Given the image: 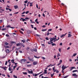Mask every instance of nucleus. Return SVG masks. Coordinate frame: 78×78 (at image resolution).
<instances>
[{"instance_id":"nucleus-3","label":"nucleus","mask_w":78,"mask_h":78,"mask_svg":"<svg viewBox=\"0 0 78 78\" xmlns=\"http://www.w3.org/2000/svg\"><path fill=\"white\" fill-rule=\"evenodd\" d=\"M27 58L29 60V61H31L32 62H34V59L33 58H30V57H28Z\"/></svg>"},{"instance_id":"nucleus-30","label":"nucleus","mask_w":78,"mask_h":78,"mask_svg":"<svg viewBox=\"0 0 78 78\" xmlns=\"http://www.w3.org/2000/svg\"><path fill=\"white\" fill-rule=\"evenodd\" d=\"M6 28H11V26L9 25L8 26H7V27H6Z\"/></svg>"},{"instance_id":"nucleus-6","label":"nucleus","mask_w":78,"mask_h":78,"mask_svg":"<svg viewBox=\"0 0 78 78\" xmlns=\"http://www.w3.org/2000/svg\"><path fill=\"white\" fill-rule=\"evenodd\" d=\"M61 5H62V6H63L64 7V8H67V6H66V5H64V3H62L61 4Z\"/></svg>"},{"instance_id":"nucleus-20","label":"nucleus","mask_w":78,"mask_h":78,"mask_svg":"<svg viewBox=\"0 0 78 78\" xmlns=\"http://www.w3.org/2000/svg\"><path fill=\"white\" fill-rule=\"evenodd\" d=\"M23 74L24 75H27V72H23Z\"/></svg>"},{"instance_id":"nucleus-22","label":"nucleus","mask_w":78,"mask_h":78,"mask_svg":"<svg viewBox=\"0 0 78 78\" xmlns=\"http://www.w3.org/2000/svg\"><path fill=\"white\" fill-rule=\"evenodd\" d=\"M33 50L34 51H35V52H37V49L36 48H34V49Z\"/></svg>"},{"instance_id":"nucleus-56","label":"nucleus","mask_w":78,"mask_h":78,"mask_svg":"<svg viewBox=\"0 0 78 78\" xmlns=\"http://www.w3.org/2000/svg\"><path fill=\"white\" fill-rule=\"evenodd\" d=\"M43 16L44 17H45V14H44V13H43Z\"/></svg>"},{"instance_id":"nucleus-54","label":"nucleus","mask_w":78,"mask_h":78,"mask_svg":"<svg viewBox=\"0 0 78 78\" xmlns=\"http://www.w3.org/2000/svg\"><path fill=\"white\" fill-rule=\"evenodd\" d=\"M30 50L31 51H32V52L34 50L33 49H30Z\"/></svg>"},{"instance_id":"nucleus-43","label":"nucleus","mask_w":78,"mask_h":78,"mask_svg":"<svg viewBox=\"0 0 78 78\" xmlns=\"http://www.w3.org/2000/svg\"><path fill=\"white\" fill-rule=\"evenodd\" d=\"M31 65H28L27 66L28 67H31Z\"/></svg>"},{"instance_id":"nucleus-64","label":"nucleus","mask_w":78,"mask_h":78,"mask_svg":"<svg viewBox=\"0 0 78 78\" xmlns=\"http://www.w3.org/2000/svg\"><path fill=\"white\" fill-rule=\"evenodd\" d=\"M18 13H19V12H15V13H14V14H18Z\"/></svg>"},{"instance_id":"nucleus-34","label":"nucleus","mask_w":78,"mask_h":78,"mask_svg":"<svg viewBox=\"0 0 78 78\" xmlns=\"http://www.w3.org/2000/svg\"><path fill=\"white\" fill-rule=\"evenodd\" d=\"M77 55L76 53H75L73 55V56H75Z\"/></svg>"},{"instance_id":"nucleus-49","label":"nucleus","mask_w":78,"mask_h":78,"mask_svg":"<svg viewBox=\"0 0 78 78\" xmlns=\"http://www.w3.org/2000/svg\"><path fill=\"white\" fill-rule=\"evenodd\" d=\"M45 39H46V40H47V41H48V40H49V39H48V37H46L45 38Z\"/></svg>"},{"instance_id":"nucleus-29","label":"nucleus","mask_w":78,"mask_h":78,"mask_svg":"<svg viewBox=\"0 0 78 78\" xmlns=\"http://www.w3.org/2000/svg\"><path fill=\"white\" fill-rule=\"evenodd\" d=\"M52 46H54V45L56 46V44L55 43H52Z\"/></svg>"},{"instance_id":"nucleus-40","label":"nucleus","mask_w":78,"mask_h":78,"mask_svg":"<svg viewBox=\"0 0 78 78\" xmlns=\"http://www.w3.org/2000/svg\"><path fill=\"white\" fill-rule=\"evenodd\" d=\"M54 74H55L54 73H53V74H51V77H53V75H54Z\"/></svg>"},{"instance_id":"nucleus-51","label":"nucleus","mask_w":78,"mask_h":78,"mask_svg":"<svg viewBox=\"0 0 78 78\" xmlns=\"http://www.w3.org/2000/svg\"><path fill=\"white\" fill-rule=\"evenodd\" d=\"M19 52L20 53H22V51H19Z\"/></svg>"},{"instance_id":"nucleus-38","label":"nucleus","mask_w":78,"mask_h":78,"mask_svg":"<svg viewBox=\"0 0 78 78\" xmlns=\"http://www.w3.org/2000/svg\"><path fill=\"white\" fill-rule=\"evenodd\" d=\"M13 77L15 78H17V77L15 75H13Z\"/></svg>"},{"instance_id":"nucleus-21","label":"nucleus","mask_w":78,"mask_h":78,"mask_svg":"<svg viewBox=\"0 0 78 78\" xmlns=\"http://www.w3.org/2000/svg\"><path fill=\"white\" fill-rule=\"evenodd\" d=\"M59 39V37H58V39H56L55 40H54L53 42H55V41H58Z\"/></svg>"},{"instance_id":"nucleus-58","label":"nucleus","mask_w":78,"mask_h":78,"mask_svg":"<svg viewBox=\"0 0 78 78\" xmlns=\"http://www.w3.org/2000/svg\"><path fill=\"white\" fill-rule=\"evenodd\" d=\"M37 76V74H36L34 75V77H36V76Z\"/></svg>"},{"instance_id":"nucleus-10","label":"nucleus","mask_w":78,"mask_h":78,"mask_svg":"<svg viewBox=\"0 0 78 78\" xmlns=\"http://www.w3.org/2000/svg\"><path fill=\"white\" fill-rule=\"evenodd\" d=\"M5 52H6V53H9V50L8 49H7L5 51Z\"/></svg>"},{"instance_id":"nucleus-32","label":"nucleus","mask_w":78,"mask_h":78,"mask_svg":"<svg viewBox=\"0 0 78 78\" xmlns=\"http://www.w3.org/2000/svg\"><path fill=\"white\" fill-rule=\"evenodd\" d=\"M44 72L45 73V74H47V70H44Z\"/></svg>"},{"instance_id":"nucleus-17","label":"nucleus","mask_w":78,"mask_h":78,"mask_svg":"<svg viewBox=\"0 0 78 78\" xmlns=\"http://www.w3.org/2000/svg\"><path fill=\"white\" fill-rule=\"evenodd\" d=\"M73 69H76L75 67H71V69H70V71H71Z\"/></svg>"},{"instance_id":"nucleus-13","label":"nucleus","mask_w":78,"mask_h":78,"mask_svg":"<svg viewBox=\"0 0 78 78\" xmlns=\"http://www.w3.org/2000/svg\"><path fill=\"white\" fill-rule=\"evenodd\" d=\"M57 57L58 58L59 56H61V55H60V53H58L57 54Z\"/></svg>"},{"instance_id":"nucleus-2","label":"nucleus","mask_w":78,"mask_h":78,"mask_svg":"<svg viewBox=\"0 0 78 78\" xmlns=\"http://www.w3.org/2000/svg\"><path fill=\"white\" fill-rule=\"evenodd\" d=\"M67 67H69V66H67L66 67V66H64V65H62V69L63 70H64L65 69H67Z\"/></svg>"},{"instance_id":"nucleus-4","label":"nucleus","mask_w":78,"mask_h":78,"mask_svg":"<svg viewBox=\"0 0 78 78\" xmlns=\"http://www.w3.org/2000/svg\"><path fill=\"white\" fill-rule=\"evenodd\" d=\"M72 76H73L75 77V78L78 77V75H76V74L75 73L72 74Z\"/></svg>"},{"instance_id":"nucleus-18","label":"nucleus","mask_w":78,"mask_h":78,"mask_svg":"<svg viewBox=\"0 0 78 78\" xmlns=\"http://www.w3.org/2000/svg\"><path fill=\"white\" fill-rule=\"evenodd\" d=\"M47 29H43L42 30V31H47Z\"/></svg>"},{"instance_id":"nucleus-41","label":"nucleus","mask_w":78,"mask_h":78,"mask_svg":"<svg viewBox=\"0 0 78 78\" xmlns=\"http://www.w3.org/2000/svg\"><path fill=\"white\" fill-rule=\"evenodd\" d=\"M16 67H17V65H16L13 66V70H14V69H15V68H16Z\"/></svg>"},{"instance_id":"nucleus-31","label":"nucleus","mask_w":78,"mask_h":78,"mask_svg":"<svg viewBox=\"0 0 78 78\" xmlns=\"http://www.w3.org/2000/svg\"><path fill=\"white\" fill-rule=\"evenodd\" d=\"M43 72V71L39 73H38L37 74V75H39L40 74H41V73H42Z\"/></svg>"},{"instance_id":"nucleus-47","label":"nucleus","mask_w":78,"mask_h":78,"mask_svg":"<svg viewBox=\"0 0 78 78\" xmlns=\"http://www.w3.org/2000/svg\"><path fill=\"white\" fill-rule=\"evenodd\" d=\"M52 30V29H50L49 30H48V31H51Z\"/></svg>"},{"instance_id":"nucleus-50","label":"nucleus","mask_w":78,"mask_h":78,"mask_svg":"<svg viewBox=\"0 0 78 78\" xmlns=\"http://www.w3.org/2000/svg\"><path fill=\"white\" fill-rule=\"evenodd\" d=\"M30 26H31V28H34V27H33V25H31Z\"/></svg>"},{"instance_id":"nucleus-19","label":"nucleus","mask_w":78,"mask_h":78,"mask_svg":"<svg viewBox=\"0 0 78 78\" xmlns=\"http://www.w3.org/2000/svg\"><path fill=\"white\" fill-rule=\"evenodd\" d=\"M33 3V2H30V6H33V5H32Z\"/></svg>"},{"instance_id":"nucleus-26","label":"nucleus","mask_w":78,"mask_h":78,"mask_svg":"<svg viewBox=\"0 0 78 78\" xmlns=\"http://www.w3.org/2000/svg\"><path fill=\"white\" fill-rule=\"evenodd\" d=\"M6 30V28H3L2 29V31H5Z\"/></svg>"},{"instance_id":"nucleus-15","label":"nucleus","mask_w":78,"mask_h":78,"mask_svg":"<svg viewBox=\"0 0 78 78\" xmlns=\"http://www.w3.org/2000/svg\"><path fill=\"white\" fill-rule=\"evenodd\" d=\"M78 72V70H73L72 72L73 73H74V72Z\"/></svg>"},{"instance_id":"nucleus-24","label":"nucleus","mask_w":78,"mask_h":78,"mask_svg":"<svg viewBox=\"0 0 78 78\" xmlns=\"http://www.w3.org/2000/svg\"><path fill=\"white\" fill-rule=\"evenodd\" d=\"M34 58H37V59H39V58H40V57H37L35 55H34Z\"/></svg>"},{"instance_id":"nucleus-1","label":"nucleus","mask_w":78,"mask_h":78,"mask_svg":"<svg viewBox=\"0 0 78 78\" xmlns=\"http://www.w3.org/2000/svg\"><path fill=\"white\" fill-rule=\"evenodd\" d=\"M49 39H50V41L48 42V44H53V42H52V41H53V39L52 38H50Z\"/></svg>"},{"instance_id":"nucleus-23","label":"nucleus","mask_w":78,"mask_h":78,"mask_svg":"<svg viewBox=\"0 0 78 78\" xmlns=\"http://www.w3.org/2000/svg\"><path fill=\"white\" fill-rule=\"evenodd\" d=\"M9 71H11V70H12V69H11V67H9Z\"/></svg>"},{"instance_id":"nucleus-45","label":"nucleus","mask_w":78,"mask_h":78,"mask_svg":"<svg viewBox=\"0 0 78 78\" xmlns=\"http://www.w3.org/2000/svg\"><path fill=\"white\" fill-rule=\"evenodd\" d=\"M69 76H66L63 77V78H67Z\"/></svg>"},{"instance_id":"nucleus-48","label":"nucleus","mask_w":78,"mask_h":78,"mask_svg":"<svg viewBox=\"0 0 78 78\" xmlns=\"http://www.w3.org/2000/svg\"><path fill=\"white\" fill-rule=\"evenodd\" d=\"M42 28H45L46 27V26L45 25H43L42 26Z\"/></svg>"},{"instance_id":"nucleus-44","label":"nucleus","mask_w":78,"mask_h":78,"mask_svg":"<svg viewBox=\"0 0 78 78\" xmlns=\"http://www.w3.org/2000/svg\"><path fill=\"white\" fill-rule=\"evenodd\" d=\"M7 63H8V62H7V61H6L5 62V66H6V65H7Z\"/></svg>"},{"instance_id":"nucleus-7","label":"nucleus","mask_w":78,"mask_h":78,"mask_svg":"<svg viewBox=\"0 0 78 78\" xmlns=\"http://www.w3.org/2000/svg\"><path fill=\"white\" fill-rule=\"evenodd\" d=\"M37 64V61L34 62L33 63V64L34 65V66L36 65Z\"/></svg>"},{"instance_id":"nucleus-35","label":"nucleus","mask_w":78,"mask_h":78,"mask_svg":"<svg viewBox=\"0 0 78 78\" xmlns=\"http://www.w3.org/2000/svg\"><path fill=\"white\" fill-rule=\"evenodd\" d=\"M22 60L24 62H25V61H27V59H22Z\"/></svg>"},{"instance_id":"nucleus-5","label":"nucleus","mask_w":78,"mask_h":78,"mask_svg":"<svg viewBox=\"0 0 78 78\" xmlns=\"http://www.w3.org/2000/svg\"><path fill=\"white\" fill-rule=\"evenodd\" d=\"M28 73H29L30 74H32L33 73L32 70H31V71H30L29 70H28Z\"/></svg>"},{"instance_id":"nucleus-14","label":"nucleus","mask_w":78,"mask_h":78,"mask_svg":"<svg viewBox=\"0 0 78 78\" xmlns=\"http://www.w3.org/2000/svg\"><path fill=\"white\" fill-rule=\"evenodd\" d=\"M6 68H7V67H2V69H4V70H6Z\"/></svg>"},{"instance_id":"nucleus-60","label":"nucleus","mask_w":78,"mask_h":78,"mask_svg":"<svg viewBox=\"0 0 78 78\" xmlns=\"http://www.w3.org/2000/svg\"><path fill=\"white\" fill-rule=\"evenodd\" d=\"M25 12H22V14H25Z\"/></svg>"},{"instance_id":"nucleus-25","label":"nucleus","mask_w":78,"mask_h":78,"mask_svg":"<svg viewBox=\"0 0 78 78\" xmlns=\"http://www.w3.org/2000/svg\"><path fill=\"white\" fill-rule=\"evenodd\" d=\"M21 44L20 43H18L16 44V46H19V45H20Z\"/></svg>"},{"instance_id":"nucleus-9","label":"nucleus","mask_w":78,"mask_h":78,"mask_svg":"<svg viewBox=\"0 0 78 78\" xmlns=\"http://www.w3.org/2000/svg\"><path fill=\"white\" fill-rule=\"evenodd\" d=\"M66 34H62V35H61V36H60V37H61V38H62V37H64V36H66Z\"/></svg>"},{"instance_id":"nucleus-8","label":"nucleus","mask_w":78,"mask_h":78,"mask_svg":"<svg viewBox=\"0 0 78 78\" xmlns=\"http://www.w3.org/2000/svg\"><path fill=\"white\" fill-rule=\"evenodd\" d=\"M20 20H21V21H23V22H24V21H26L27 20L23 18H21V19H20Z\"/></svg>"},{"instance_id":"nucleus-52","label":"nucleus","mask_w":78,"mask_h":78,"mask_svg":"<svg viewBox=\"0 0 78 78\" xmlns=\"http://www.w3.org/2000/svg\"><path fill=\"white\" fill-rule=\"evenodd\" d=\"M2 75L3 76H6V75H5L4 74H2Z\"/></svg>"},{"instance_id":"nucleus-39","label":"nucleus","mask_w":78,"mask_h":78,"mask_svg":"<svg viewBox=\"0 0 78 78\" xmlns=\"http://www.w3.org/2000/svg\"><path fill=\"white\" fill-rule=\"evenodd\" d=\"M20 33H21V34H23V32H22V31L20 30Z\"/></svg>"},{"instance_id":"nucleus-27","label":"nucleus","mask_w":78,"mask_h":78,"mask_svg":"<svg viewBox=\"0 0 78 78\" xmlns=\"http://www.w3.org/2000/svg\"><path fill=\"white\" fill-rule=\"evenodd\" d=\"M72 36L71 35H70V34H68V37H70Z\"/></svg>"},{"instance_id":"nucleus-61","label":"nucleus","mask_w":78,"mask_h":78,"mask_svg":"<svg viewBox=\"0 0 78 78\" xmlns=\"http://www.w3.org/2000/svg\"><path fill=\"white\" fill-rule=\"evenodd\" d=\"M37 20H38L37 19H36L35 21V22H37Z\"/></svg>"},{"instance_id":"nucleus-33","label":"nucleus","mask_w":78,"mask_h":78,"mask_svg":"<svg viewBox=\"0 0 78 78\" xmlns=\"http://www.w3.org/2000/svg\"><path fill=\"white\" fill-rule=\"evenodd\" d=\"M5 44L6 45H8L9 44V43H7V42H6L5 43Z\"/></svg>"},{"instance_id":"nucleus-62","label":"nucleus","mask_w":78,"mask_h":78,"mask_svg":"<svg viewBox=\"0 0 78 78\" xmlns=\"http://www.w3.org/2000/svg\"><path fill=\"white\" fill-rule=\"evenodd\" d=\"M42 59H45V57H42Z\"/></svg>"},{"instance_id":"nucleus-16","label":"nucleus","mask_w":78,"mask_h":78,"mask_svg":"<svg viewBox=\"0 0 78 78\" xmlns=\"http://www.w3.org/2000/svg\"><path fill=\"white\" fill-rule=\"evenodd\" d=\"M11 62H12V63H13V64H14V59H12L11 61Z\"/></svg>"},{"instance_id":"nucleus-63","label":"nucleus","mask_w":78,"mask_h":78,"mask_svg":"<svg viewBox=\"0 0 78 78\" xmlns=\"http://www.w3.org/2000/svg\"><path fill=\"white\" fill-rule=\"evenodd\" d=\"M36 5V7H37V8L38 9V5H37V4Z\"/></svg>"},{"instance_id":"nucleus-28","label":"nucleus","mask_w":78,"mask_h":78,"mask_svg":"<svg viewBox=\"0 0 78 78\" xmlns=\"http://www.w3.org/2000/svg\"><path fill=\"white\" fill-rule=\"evenodd\" d=\"M16 42L12 41L11 42V44H16Z\"/></svg>"},{"instance_id":"nucleus-55","label":"nucleus","mask_w":78,"mask_h":78,"mask_svg":"<svg viewBox=\"0 0 78 78\" xmlns=\"http://www.w3.org/2000/svg\"><path fill=\"white\" fill-rule=\"evenodd\" d=\"M27 2H28V1H25L24 2V3H27Z\"/></svg>"},{"instance_id":"nucleus-37","label":"nucleus","mask_w":78,"mask_h":78,"mask_svg":"<svg viewBox=\"0 0 78 78\" xmlns=\"http://www.w3.org/2000/svg\"><path fill=\"white\" fill-rule=\"evenodd\" d=\"M22 42H23V43H25V40H22Z\"/></svg>"},{"instance_id":"nucleus-46","label":"nucleus","mask_w":78,"mask_h":78,"mask_svg":"<svg viewBox=\"0 0 78 78\" xmlns=\"http://www.w3.org/2000/svg\"><path fill=\"white\" fill-rule=\"evenodd\" d=\"M5 36H6V37H9V35L8 34H6L5 35Z\"/></svg>"},{"instance_id":"nucleus-59","label":"nucleus","mask_w":78,"mask_h":78,"mask_svg":"<svg viewBox=\"0 0 78 78\" xmlns=\"http://www.w3.org/2000/svg\"><path fill=\"white\" fill-rule=\"evenodd\" d=\"M21 30H22L23 31H24V29H23L21 28L20 29Z\"/></svg>"},{"instance_id":"nucleus-42","label":"nucleus","mask_w":78,"mask_h":78,"mask_svg":"<svg viewBox=\"0 0 78 78\" xmlns=\"http://www.w3.org/2000/svg\"><path fill=\"white\" fill-rule=\"evenodd\" d=\"M29 11H27L25 13L26 14H27L28 13H29Z\"/></svg>"},{"instance_id":"nucleus-57","label":"nucleus","mask_w":78,"mask_h":78,"mask_svg":"<svg viewBox=\"0 0 78 78\" xmlns=\"http://www.w3.org/2000/svg\"><path fill=\"white\" fill-rule=\"evenodd\" d=\"M60 64H61V63H62V60H60Z\"/></svg>"},{"instance_id":"nucleus-36","label":"nucleus","mask_w":78,"mask_h":78,"mask_svg":"<svg viewBox=\"0 0 78 78\" xmlns=\"http://www.w3.org/2000/svg\"><path fill=\"white\" fill-rule=\"evenodd\" d=\"M29 49H30V48L29 47H27V48H26L27 50V51H28V50H29Z\"/></svg>"},{"instance_id":"nucleus-11","label":"nucleus","mask_w":78,"mask_h":78,"mask_svg":"<svg viewBox=\"0 0 78 78\" xmlns=\"http://www.w3.org/2000/svg\"><path fill=\"white\" fill-rule=\"evenodd\" d=\"M14 7L15 9H17V8H18V6L17 5H14Z\"/></svg>"},{"instance_id":"nucleus-12","label":"nucleus","mask_w":78,"mask_h":78,"mask_svg":"<svg viewBox=\"0 0 78 78\" xmlns=\"http://www.w3.org/2000/svg\"><path fill=\"white\" fill-rule=\"evenodd\" d=\"M0 13H2V11H5V10H4V9H0Z\"/></svg>"},{"instance_id":"nucleus-53","label":"nucleus","mask_w":78,"mask_h":78,"mask_svg":"<svg viewBox=\"0 0 78 78\" xmlns=\"http://www.w3.org/2000/svg\"><path fill=\"white\" fill-rule=\"evenodd\" d=\"M58 50L59 52H61V48H59Z\"/></svg>"}]
</instances>
